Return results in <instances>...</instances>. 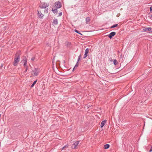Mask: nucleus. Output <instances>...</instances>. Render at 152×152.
I'll list each match as a JSON object with an SVG mask.
<instances>
[{
	"label": "nucleus",
	"instance_id": "obj_1",
	"mask_svg": "<svg viewBox=\"0 0 152 152\" xmlns=\"http://www.w3.org/2000/svg\"><path fill=\"white\" fill-rule=\"evenodd\" d=\"M19 53L17 52L15 55V57L13 62V64L14 66H16L20 61Z\"/></svg>",
	"mask_w": 152,
	"mask_h": 152
},
{
	"label": "nucleus",
	"instance_id": "obj_2",
	"mask_svg": "<svg viewBox=\"0 0 152 152\" xmlns=\"http://www.w3.org/2000/svg\"><path fill=\"white\" fill-rule=\"evenodd\" d=\"M39 69L38 68H35L32 70V71L33 72V76H37L38 75L39 72Z\"/></svg>",
	"mask_w": 152,
	"mask_h": 152
},
{
	"label": "nucleus",
	"instance_id": "obj_3",
	"mask_svg": "<svg viewBox=\"0 0 152 152\" xmlns=\"http://www.w3.org/2000/svg\"><path fill=\"white\" fill-rule=\"evenodd\" d=\"M54 5L56 8V9L62 7L61 4L59 1L56 2L54 4Z\"/></svg>",
	"mask_w": 152,
	"mask_h": 152
},
{
	"label": "nucleus",
	"instance_id": "obj_4",
	"mask_svg": "<svg viewBox=\"0 0 152 152\" xmlns=\"http://www.w3.org/2000/svg\"><path fill=\"white\" fill-rule=\"evenodd\" d=\"M116 34V33L115 32H112L109 34L107 35V36L110 38L111 39L112 37L114 36Z\"/></svg>",
	"mask_w": 152,
	"mask_h": 152
},
{
	"label": "nucleus",
	"instance_id": "obj_5",
	"mask_svg": "<svg viewBox=\"0 0 152 152\" xmlns=\"http://www.w3.org/2000/svg\"><path fill=\"white\" fill-rule=\"evenodd\" d=\"M48 4L46 3H43L40 7L42 8H46L48 7Z\"/></svg>",
	"mask_w": 152,
	"mask_h": 152
},
{
	"label": "nucleus",
	"instance_id": "obj_6",
	"mask_svg": "<svg viewBox=\"0 0 152 152\" xmlns=\"http://www.w3.org/2000/svg\"><path fill=\"white\" fill-rule=\"evenodd\" d=\"M88 52L89 49L88 48H86L85 50V54L84 55V56L83 57V58L84 59L87 56V54L88 53Z\"/></svg>",
	"mask_w": 152,
	"mask_h": 152
},
{
	"label": "nucleus",
	"instance_id": "obj_7",
	"mask_svg": "<svg viewBox=\"0 0 152 152\" xmlns=\"http://www.w3.org/2000/svg\"><path fill=\"white\" fill-rule=\"evenodd\" d=\"M79 142L78 141L75 142L73 145L72 148H76V147L79 144Z\"/></svg>",
	"mask_w": 152,
	"mask_h": 152
},
{
	"label": "nucleus",
	"instance_id": "obj_8",
	"mask_svg": "<svg viewBox=\"0 0 152 152\" xmlns=\"http://www.w3.org/2000/svg\"><path fill=\"white\" fill-rule=\"evenodd\" d=\"M65 45L67 47L70 48L71 47V43L70 42L66 41L65 42Z\"/></svg>",
	"mask_w": 152,
	"mask_h": 152
},
{
	"label": "nucleus",
	"instance_id": "obj_9",
	"mask_svg": "<svg viewBox=\"0 0 152 152\" xmlns=\"http://www.w3.org/2000/svg\"><path fill=\"white\" fill-rule=\"evenodd\" d=\"M38 16L40 18H42V17L44 16L43 14H42L41 12H39L38 11Z\"/></svg>",
	"mask_w": 152,
	"mask_h": 152
},
{
	"label": "nucleus",
	"instance_id": "obj_10",
	"mask_svg": "<svg viewBox=\"0 0 152 152\" xmlns=\"http://www.w3.org/2000/svg\"><path fill=\"white\" fill-rule=\"evenodd\" d=\"M106 122V120H104V121H102L101 124V127L102 128L103 127V126H104V124Z\"/></svg>",
	"mask_w": 152,
	"mask_h": 152
},
{
	"label": "nucleus",
	"instance_id": "obj_11",
	"mask_svg": "<svg viewBox=\"0 0 152 152\" xmlns=\"http://www.w3.org/2000/svg\"><path fill=\"white\" fill-rule=\"evenodd\" d=\"M152 29H143V31L148 32L149 33H151L152 32Z\"/></svg>",
	"mask_w": 152,
	"mask_h": 152
},
{
	"label": "nucleus",
	"instance_id": "obj_12",
	"mask_svg": "<svg viewBox=\"0 0 152 152\" xmlns=\"http://www.w3.org/2000/svg\"><path fill=\"white\" fill-rule=\"evenodd\" d=\"M24 63L23 64V65L24 67H26V66H27V59L26 58H24Z\"/></svg>",
	"mask_w": 152,
	"mask_h": 152
},
{
	"label": "nucleus",
	"instance_id": "obj_13",
	"mask_svg": "<svg viewBox=\"0 0 152 152\" xmlns=\"http://www.w3.org/2000/svg\"><path fill=\"white\" fill-rule=\"evenodd\" d=\"M86 23H88L90 21V19L89 17H87L86 19Z\"/></svg>",
	"mask_w": 152,
	"mask_h": 152
},
{
	"label": "nucleus",
	"instance_id": "obj_14",
	"mask_svg": "<svg viewBox=\"0 0 152 152\" xmlns=\"http://www.w3.org/2000/svg\"><path fill=\"white\" fill-rule=\"evenodd\" d=\"M110 147V145L108 144H106L104 145V148L105 149H107L109 148Z\"/></svg>",
	"mask_w": 152,
	"mask_h": 152
},
{
	"label": "nucleus",
	"instance_id": "obj_15",
	"mask_svg": "<svg viewBox=\"0 0 152 152\" xmlns=\"http://www.w3.org/2000/svg\"><path fill=\"white\" fill-rule=\"evenodd\" d=\"M52 10L54 14L56 13H57L58 12V10L56 8L55 9H53V8Z\"/></svg>",
	"mask_w": 152,
	"mask_h": 152
},
{
	"label": "nucleus",
	"instance_id": "obj_16",
	"mask_svg": "<svg viewBox=\"0 0 152 152\" xmlns=\"http://www.w3.org/2000/svg\"><path fill=\"white\" fill-rule=\"evenodd\" d=\"M58 20L57 19H55L53 20V23L55 25H56L58 23Z\"/></svg>",
	"mask_w": 152,
	"mask_h": 152
},
{
	"label": "nucleus",
	"instance_id": "obj_17",
	"mask_svg": "<svg viewBox=\"0 0 152 152\" xmlns=\"http://www.w3.org/2000/svg\"><path fill=\"white\" fill-rule=\"evenodd\" d=\"M113 63L115 65H116L118 64L117 61L116 59H114L113 61Z\"/></svg>",
	"mask_w": 152,
	"mask_h": 152
},
{
	"label": "nucleus",
	"instance_id": "obj_18",
	"mask_svg": "<svg viewBox=\"0 0 152 152\" xmlns=\"http://www.w3.org/2000/svg\"><path fill=\"white\" fill-rule=\"evenodd\" d=\"M37 80H36L35 81H34V82L32 84L31 86V87H33L34 85L37 82Z\"/></svg>",
	"mask_w": 152,
	"mask_h": 152
},
{
	"label": "nucleus",
	"instance_id": "obj_19",
	"mask_svg": "<svg viewBox=\"0 0 152 152\" xmlns=\"http://www.w3.org/2000/svg\"><path fill=\"white\" fill-rule=\"evenodd\" d=\"M118 24H114V25L111 26L110 27V28H114L115 27H117L118 26Z\"/></svg>",
	"mask_w": 152,
	"mask_h": 152
},
{
	"label": "nucleus",
	"instance_id": "obj_20",
	"mask_svg": "<svg viewBox=\"0 0 152 152\" xmlns=\"http://www.w3.org/2000/svg\"><path fill=\"white\" fill-rule=\"evenodd\" d=\"M78 63H77V62L75 66H74V67L73 68V70L75 69V68L76 67H77L78 66Z\"/></svg>",
	"mask_w": 152,
	"mask_h": 152
},
{
	"label": "nucleus",
	"instance_id": "obj_21",
	"mask_svg": "<svg viewBox=\"0 0 152 152\" xmlns=\"http://www.w3.org/2000/svg\"><path fill=\"white\" fill-rule=\"evenodd\" d=\"M25 67L26 68V69L25 71L24 72V73H26L27 72L28 69V66H26V67Z\"/></svg>",
	"mask_w": 152,
	"mask_h": 152
},
{
	"label": "nucleus",
	"instance_id": "obj_22",
	"mask_svg": "<svg viewBox=\"0 0 152 152\" xmlns=\"http://www.w3.org/2000/svg\"><path fill=\"white\" fill-rule=\"evenodd\" d=\"M44 12L46 13H47L48 12V9H45L44 10Z\"/></svg>",
	"mask_w": 152,
	"mask_h": 152
},
{
	"label": "nucleus",
	"instance_id": "obj_23",
	"mask_svg": "<svg viewBox=\"0 0 152 152\" xmlns=\"http://www.w3.org/2000/svg\"><path fill=\"white\" fill-rule=\"evenodd\" d=\"M74 31L75 32H76V33L82 35V34L80 33L79 32V31L77 30L76 29H75Z\"/></svg>",
	"mask_w": 152,
	"mask_h": 152
},
{
	"label": "nucleus",
	"instance_id": "obj_24",
	"mask_svg": "<svg viewBox=\"0 0 152 152\" xmlns=\"http://www.w3.org/2000/svg\"><path fill=\"white\" fill-rule=\"evenodd\" d=\"M68 148V146L67 145H65L62 148V150H63L65 148Z\"/></svg>",
	"mask_w": 152,
	"mask_h": 152
},
{
	"label": "nucleus",
	"instance_id": "obj_25",
	"mask_svg": "<svg viewBox=\"0 0 152 152\" xmlns=\"http://www.w3.org/2000/svg\"><path fill=\"white\" fill-rule=\"evenodd\" d=\"M81 57V55H79V56H78V60H77V63L79 61Z\"/></svg>",
	"mask_w": 152,
	"mask_h": 152
},
{
	"label": "nucleus",
	"instance_id": "obj_26",
	"mask_svg": "<svg viewBox=\"0 0 152 152\" xmlns=\"http://www.w3.org/2000/svg\"><path fill=\"white\" fill-rule=\"evenodd\" d=\"M81 57V55H79V56H78V60H77V63L79 61Z\"/></svg>",
	"mask_w": 152,
	"mask_h": 152
},
{
	"label": "nucleus",
	"instance_id": "obj_27",
	"mask_svg": "<svg viewBox=\"0 0 152 152\" xmlns=\"http://www.w3.org/2000/svg\"><path fill=\"white\" fill-rule=\"evenodd\" d=\"M35 59V57H32V58H31V60L32 61H34V60Z\"/></svg>",
	"mask_w": 152,
	"mask_h": 152
},
{
	"label": "nucleus",
	"instance_id": "obj_28",
	"mask_svg": "<svg viewBox=\"0 0 152 152\" xmlns=\"http://www.w3.org/2000/svg\"><path fill=\"white\" fill-rule=\"evenodd\" d=\"M151 151H152V146L151 147V149H150V150L149 151V152H151Z\"/></svg>",
	"mask_w": 152,
	"mask_h": 152
},
{
	"label": "nucleus",
	"instance_id": "obj_29",
	"mask_svg": "<svg viewBox=\"0 0 152 152\" xmlns=\"http://www.w3.org/2000/svg\"><path fill=\"white\" fill-rule=\"evenodd\" d=\"M62 12H60L59 13V16H61L62 15Z\"/></svg>",
	"mask_w": 152,
	"mask_h": 152
},
{
	"label": "nucleus",
	"instance_id": "obj_30",
	"mask_svg": "<svg viewBox=\"0 0 152 152\" xmlns=\"http://www.w3.org/2000/svg\"><path fill=\"white\" fill-rule=\"evenodd\" d=\"M55 57H53V61H52V63H53V62H54V58H55Z\"/></svg>",
	"mask_w": 152,
	"mask_h": 152
},
{
	"label": "nucleus",
	"instance_id": "obj_31",
	"mask_svg": "<svg viewBox=\"0 0 152 152\" xmlns=\"http://www.w3.org/2000/svg\"><path fill=\"white\" fill-rule=\"evenodd\" d=\"M151 11H152V6L150 8Z\"/></svg>",
	"mask_w": 152,
	"mask_h": 152
},
{
	"label": "nucleus",
	"instance_id": "obj_32",
	"mask_svg": "<svg viewBox=\"0 0 152 152\" xmlns=\"http://www.w3.org/2000/svg\"><path fill=\"white\" fill-rule=\"evenodd\" d=\"M91 106H92V105H89V106L88 107V108H90Z\"/></svg>",
	"mask_w": 152,
	"mask_h": 152
},
{
	"label": "nucleus",
	"instance_id": "obj_33",
	"mask_svg": "<svg viewBox=\"0 0 152 152\" xmlns=\"http://www.w3.org/2000/svg\"><path fill=\"white\" fill-rule=\"evenodd\" d=\"M150 19L152 20V15L150 17Z\"/></svg>",
	"mask_w": 152,
	"mask_h": 152
},
{
	"label": "nucleus",
	"instance_id": "obj_34",
	"mask_svg": "<svg viewBox=\"0 0 152 152\" xmlns=\"http://www.w3.org/2000/svg\"><path fill=\"white\" fill-rule=\"evenodd\" d=\"M149 28V29H150V28H151V27H148V28Z\"/></svg>",
	"mask_w": 152,
	"mask_h": 152
},
{
	"label": "nucleus",
	"instance_id": "obj_35",
	"mask_svg": "<svg viewBox=\"0 0 152 152\" xmlns=\"http://www.w3.org/2000/svg\"><path fill=\"white\" fill-rule=\"evenodd\" d=\"M121 57H122V56H121H121H120V57H121Z\"/></svg>",
	"mask_w": 152,
	"mask_h": 152
},
{
	"label": "nucleus",
	"instance_id": "obj_36",
	"mask_svg": "<svg viewBox=\"0 0 152 152\" xmlns=\"http://www.w3.org/2000/svg\"><path fill=\"white\" fill-rule=\"evenodd\" d=\"M111 61H113V60H111Z\"/></svg>",
	"mask_w": 152,
	"mask_h": 152
},
{
	"label": "nucleus",
	"instance_id": "obj_37",
	"mask_svg": "<svg viewBox=\"0 0 152 152\" xmlns=\"http://www.w3.org/2000/svg\"><path fill=\"white\" fill-rule=\"evenodd\" d=\"M111 61H113V60H111Z\"/></svg>",
	"mask_w": 152,
	"mask_h": 152
},
{
	"label": "nucleus",
	"instance_id": "obj_38",
	"mask_svg": "<svg viewBox=\"0 0 152 152\" xmlns=\"http://www.w3.org/2000/svg\"><path fill=\"white\" fill-rule=\"evenodd\" d=\"M110 28L109 27H108L107 28Z\"/></svg>",
	"mask_w": 152,
	"mask_h": 152
}]
</instances>
